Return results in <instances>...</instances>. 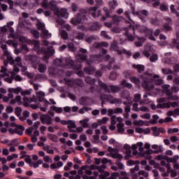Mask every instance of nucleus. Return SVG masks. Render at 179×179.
<instances>
[{"label":"nucleus","instance_id":"nucleus-38","mask_svg":"<svg viewBox=\"0 0 179 179\" xmlns=\"http://www.w3.org/2000/svg\"><path fill=\"white\" fill-rule=\"evenodd\" d=\"M96 40V38L93 36H88L85 38V41L88 43V44H90L91 43H93Z\"/></svg>","mask_w":179,"mask_h":179},{"label":"nucleus","instance_id":"nucleus-39","mask_svg":"<svg viewBox=\"0 0 179 179\" xmlns=\"http://www.w3.org/2000/svg\"><path fill=\"white\" fill-rule=\"evenodd\" d=\"M72 166H73V163H72L71 162H68L67 165H66L64 168L65 171H69V170H71V167H72Z\"/></svg>","mask_w":179,"mask_h":179},{"label":"nucleus","instance_id":"nucleus-35","mask_svg":"<svg viewBox=\"0 0 179 179\" xmlns=\"http://www.w3.org/2000/svg\"><path fill=\"white\" fill-rule=\"evenodd\" d=\"M22 111L23 110H22V108L16 107L15 109V114L17 115V117H20V115H22Z\"/></svg>","mask_w":179,"mask_h":179},{"label":"nucleus","instance_id":"nucleus-56","mask_svg":"<svg viewBox=\"0 0 179 179\" xmlns=\"http://www.w3.org/2000/svg\"><path fill=\"white\" fill-rule=\"evenodd\" d=\"M112 20L113 22H114V23H119L120 22V17H118V15H115L112 17Z\"/></svg>","mask_w":179,"mask_h":179},{"label":"nucleus","instance_id":"nucleus-17","mask_svg":"<svg viewBox=\"0 0 179 179\" xmlns=\"http://www.w3.org/2000/svg\"><path fill=\"white\" fill-rule=\"evenodd\" d=\"M80 23H82V17L80 15L76 16L71 20V24H74L76 26V24H80Z\"/></svg>","mask_w":179,"mask_h":179},{"label":"nucleus","instance_id":"nucleus-50","mask_svg":"<svg viewBox=\"0 0 179 179\" xmlns=\"http://www.w3.org/2000/svg\"><path fill=\"white\" fill-rule=\"evenodd\" d=\"M108 176H110V172L105 171V172H103V174L99 175V178L106 179V177H108Z\"/></svg>","mask_w":179,"mask_h":179},{"label":"nucleus","instance_id":"nucleus-37","mask_svg":"<svg viewBox=\"0 0 179 179\" xmlns=\"http://www.w3.org/2000/svg\"><path fill=\"white\" fill-rule=\"evenodd\" d=\"M151 24H153L154 26H159V21L157 18H151L150 20Z\"/></svg>","mask_w":179,"mask_h":179},{"label":"nucleus","instance_id":"nucleus-45","mask_svg":"<svg viewBox=\"0 0 179 179\" xmlns=\"http://www.w3.org/2000/svg\"><path fill=\"white\" fill-rule=\"evenodd\" d=\"M171 13H173L174 15H176V16L178 17L179 16V13L178 11L176 10V8H174V5H171Z\"/></svg>","mask_w":179,"mask_h":179},{"label":"nucleus","instance_id":"nucleus-63","mask_svg":"<svg viewBox=\"0 0 179 179\" xmlns=\"http://www.w3.org/2000/svg\"><path fill=\"white\" fill-rule=\"evenodd\" d=\"M118 176H120V173L118 172H115L111 174L110 179H117L118 178Z\"/></svg>","mask_w":179,"mask_h":179},{"label":"nucleus","instance_id":"nucleus-9","mask_svg":"<svg viewBox=\"0 0 179 179\" xmlns=\"http://www.w3.org/2000/svg\"><path fill=\"white\" fill-rule=\"evenodd\" d=\"M151 131L155 136H159L160 134H166V129L164 128L152 127Z\"/></svg>","mask_w":179,"mask_h":179},{"label":"nucleus","instance_id":"nucleus-18","mask_svg":"<svg viewBox=\"0 0 179 179\" xmlns=\"http://www.w3.org/2000/svg\"><path fill=\"white\" fill-rule=\"evenodd\" d=\"M100 27H101V24L100 23L95 22H93L90 27V30L92 31H96L100 30Z\"/></svg>","mask_w":179,"mask_h":179},{"label":"nucleus","instance_id":"nucleus-60","mask_svg":"<svg viewBox=\"0 0 179 179\" xmlns=\"http://www.w3.org/2000/svg\"><path fill=\"white\" fill-rule=\"evenodd\" d=\"M178 132V128L169 129L168 130V134H177Z\"/></svg>","mask_w":179,"mask_h":179},{"label":"nucleus","instance_id":"nucleus-15","mask_svg":"<svg viewBox=\"0 0 179 179\" xmlns=\"http://www.w3.org/2000/svg\"><path fill=\"white\" fill-rule=\"evenodd\" d=\"M138 15L139 16L140 19L142 22H145V17L143 16H149V11L146 10H142L137 13Z\"/></svg>","mask_w":179,"mask_h":179},{"label":"nucleus","instance_id":"nucleus-36","mask_svg":"<svg viewBox=\"0 0 179 179\" xmlns=\"http://www.w3.org/2000/svg\"><path fill=\"white\" fill-rule=\"evenodd\" d=\"M31 33L33 34L34 38H38V37H40V33L36 29H32Z\"/></svg>","mask_w":179,"mask_h":179},{"label":"nucleus","instance_id":"nucleus-30","mask_svg":"<svg viewBox=\"0 0 179 179\" xmlns=\"http://www.w3.org/2000/svg\"><path fill=\"white\" fill-rule=\"evenodd\" d=\"M133 68H134L135 69H137L138 72H143V71H145V66L141 64H138V65L134 64Z\"/></svg>","mask_w":179,"mask_h":179},{"label":"nucleus","instance_id":"nucleus-24","mask_svg":"<svg viewBox=\"0 0 179 179\" xmlns=\"http://www.w3.org/2000/svg\"><path fill=\"white\" fill-rule=\"evenodd\" d=\"M33 101L32 99H29L27 97H23L22 99V103L24 107H29V103H31Z\"/></svg>","mask_w":179,"mask_h":179},{"label":"nucleus","instance_id":"nucleus-51","mask_svg":"<svg viewBox=\"0 0 179 179\" xmlns=\"http://www.w3.org/2000/svg\"><path fill=\"white\" fill-rule=\"evenodd\" d=\"M61 37L64 40H66V38H68V32H66L65 30L62 31Z\"/></svg>","mask_w":179,"mask_h":179},{"label":"nucleus","instance_id":"nucleus-48","mask_svg":"<svg viewBox=\"0 0 179 179\" xmlns=\"http://www.w3.org/2000/svg\"><path fill=\"white\" fill-rule=\"evenodd\" d=\"M130 80L131 82H132V83H135V85H139V83H141V81L139 80V79L135 77H131L130 78Z\"/></svg>","mask_w":179,"mask_h":179},{"label":"nucleus","instance_id":"nucleus-22","mask_svg":"<svg viewBox=\"0 0 179 179\" xmlns=\"http://www.w3.org/2000/svg\"><path fill=\"white\" fill-rule=\"evenodd\" d=\"M59 15L64 19H68L69 14H68V11L66 8H62L59 11Z\"/></svg>","mask_w":179,"mask_h":179},{"label":"nucleus","instance_id":"nucleus-54","mask_svg":"<svg viewBox=\"0 0 179 179\" xmlns=\"http://www.w3.org/2000/svg\"><path fill=\"white\" fill-rule=\"evenodd\" d=\"M134 124L142 127V126L145 125V122H143V120H136V121H134Z\"/></svg>","mask_w":179,"mask_h":179},{"label":"nucleus","instance_id":"nucleus-4","mask_svg":"<svg viewBox=\"0 0 179 179\" xmlns=\"http://www.w3.org/2000/svg\"><path fill=\"white\" fill-rule=\"evenodd\" d=\"M18 40L20 43H22L24 45H26V44H30L31 45H40V41L36 40H30L27 37L25 36H20L18 37Z\"/></svg>","mask_w":179,"mask_h":179},{"label":"nucleus","instance_id":"nucleus-3","mask_svg":"<svg viewBox=\"0 0 179 179\" xmlns=\"http://www.w3.org/2000/svg\"><path fill=\"white\" fill-rule=\"evenodd\" d=\"M131 150H133V155L136 156L138 151L139 153H143L145 152V147L143 148V142H138L136 144L131 145Z\"/></svg>","mask_w":179,"mask_h":179},{"label":"nucleus","instance_id":"nucleus-26","mask_svg":"<svg viewBox=\"0 0 179 179\" xmlns=\"http://www.w3.org/2000/svg\"><path fill=\"white\" fill-rule=\"evenodd\" d=\"M48 138L52 142H58V136L52 134H48Z\"/></svg>","mask_w":179,"mask_h":179},{"label":"nucleus","instance_id":"nucleus-20","mask_svg":"<svg viewBox=\"0 0 179 179\" xmlns=\"http://www.w3.org/2000/svg\"><path fill=\"white\" fill-rule=\"evenodd\" d=\"M110 157H112L113 159H118V160H121L123 159V156L122 155L118 153V152H117V150L114 152H112L110 154Z\"/></svg>","mask_w":179,"mask_h":179},{"label":"nucleus","instance_id":"nucleus-16","mask_svg":"<svg viewBox=\"0 0 179 179\" xmlns=\"http://www.w3.org/2000/svg\"><path fill=\"white\" fill-rule=\"evenodd\" d=\"M143 31L144 33H145V34H150V40H152V41H156V38L153 36V29L149 28H144Z\"/></svg>","mask_w":179,"mask_h":179},{"label":"nucleus","instance_id":"nucleus-12","mask_svg":"<svg viewBox=\"0 0 179 179\" xmlns=\"http://www.w3.org/2000/svg\"><path fill=\"white\" fill-rule=\"evenodd\" d=\"M16 103L18 104V106H22L23 103L22 101V96H20V95H17L14 99H11L10 101V104L15 105Z\"/></svg>","mask_w":179,"mask_h":179},{"label":"nucleus","instance_id":"nucleus-28","mask_svg":"<svg viewBox=\"0 0 179 179\" xmlns=\"http://www.w3.org/2000/svg\"><path fill=\"white\" fill-rule=\"evenodd\" d=\"M108 5L110 9H115V8L118 6V3L117 2V0H113L109 1Z\"/></svg>","mask_w":179,"mask_h":179},{"label":"nucleus","instance_id":"nucleus-49","mask_svg":"<svg viewBox=\"0 0 179 179\" xmlns=\"http://www.w3.org/2000/svg\"><path fill=\"white\" fill-rule=\"evenodd\" d=\"M43 159L45 163H52V159H51V157H50L48 155H46Z\"/></svg>","mask_w":179,"mask_h":179},{"label":"nucleus","instance_id":"nucleus-14","mask_svg":"<svg viewBox=\"0 0 179 179\" xmlns=\"http://www.w3.org/2000/svg\"><path fill=\"white\" fill-rule=\"evenodd\" d=\"M8 31L10 33L9 37L10 38H13V40H18L19 39V34L15 33V29L13 27L8 28Z\"/></svg>","mask_w":179,"mask_h":179},{"label":"nucleus","instance_id":"nucleus-44","mask_svg":"<svg viewBox=\"0 0 179 179\" xmlns=\"http://www.w3.org/2000/svg\"><path fill=\"white\" fill-rule=\"evenodd\" d=\"M160 10H162V12H167V10H169V6L166 4H161Z\"/></svg>","mask_w":179,"mask_h":179},{"label":"nucleus","instance_id":"nucleus-64","mask_svg":"<svg viewBox=\"0 0 179 179\" xmlns=\"http://www.w3.org/2000/svg\"><path fill=\"white\" fill-rule=\"evenodd\" d=\"M45 65L43 64H40L39 65V68H38V71L39 72H45Z\"/></svg>","mask_w":179,"mask_h":179},{"label":"nucleus","instance_id":"nucleus-58","mask_svg":"<svg viewBox=\"0 0 179 179\" xmlns=\"http://www.w3.org/2000/svg\"><path fill=\"white\" fill-rule=\"evenodd\" d=\"M92 174L94 176H91L88 178L89 179H97V177H99V172L94 171Z\"/></svg>","mask_w":179,"mask_h":179},{"label":"nucleus","instance_id":"nucleus-41","mask_svg":"<svg viewBox=\"0 0 179 179\" xmlns=\"http://www.w3.org/2000/svg\"><path fill=\"white\" fill-rule=\"evenodd\" d=\"M72 166H73V163H72L71 162H68L67 165H66L64 168L65 171H69V170H71V167H72Z\"/></svg>","mask_w":179,"mask_h":179},{"label":"nucleus","instance_id":"nucleus-57","mask_svg":"<svg viewBox=\"0 0 179 179\" xmlns=\"http://www.w3.org/2000/svg\"><path fill=\"white\" fill-rule=\"evenodd\" d=\"M57 23L58 24H59L60 26H62V24H65V20H62V18H61L60 17H59L57 18V20H56Z\"/></svg>","mask_w":179,"mask_h":179},{"label":"nucleus","instance_id":"nucleus-11","mask_svg":"<svg viewBox=\"0 0 179 179\" xmlns=\"http://www.w3.org/2000/svg\"><path fill=\"white\" fill-rule=\"evenodd\" d=\"M123 149L126 153V156L124 157V158L129 159V157H131L132 152L131 151V145H129V144H124L123 146Z\"/></svg>","mask_w":179,"mask_h":179},{"label":"nucleus","instance_id":"nucleus-13","mask_svg":"<svg viewBox=\"0 0 179 179\" xmlns=\"http://www.w3.org/2000/svg\"><path fill=\"white\" fill-rule=\"evenodd\" d=\"M67 128L69 129L70 132H76V124L75 121L69 120Z\"/></svg>","mask_w":179,"mask_h":179},{"label":"nucleus","instance_id":"nucleus-43","mask_svg":"<svg viewBox=\"0 0 179 179\" xmlns=\"http://www.w3.org/2000/svg\"><path fill=\"white\" fill-rule=\"evenodd\" d=\"M31 94V90L21 91V96H30Z\"/></svg>","mask_w":179,"mask_h":179},{"label":"nucleus","instance_id":"nucleus-32","mask_svg":"<svg viewBox=\"0 0 179 179\" xmlns=\"http://www.w3.org/2000/svg\"><path fill=\"white\" fill-rule=\"evenodd\" d=\"M106 169H107V166L101 165L96 166L95 170L99 171V173H104V170H106Z\"/></svg>","mask_w":179,"mask_h":179},{"label":"nucleus","instance_id":"nucleus-31","mask_svg":"<svg viewBox=\"0 0 179 179\" xmlns=\"http://www.w3.org/2000/svg\"><path fill=\"white\" fill-rule=\"evenodd\" d=\"M42 36L43 38H50L51 37V34L48 32V30L43 29L42 31Z\"/></svg>","mask_w":179,"mask_h":179},{"label":"nucleus","instance_id":"nucleus-1","mask_svg":"<svg viewBox=\"0 0 179 179\" xmlns=\"http://www.w3.org/2000/svg\"><path fill=\"white\" fill-rule=\"evenodd\" d=\"M96 170V165H85L80 168L78 173L80 176H92Z\"/></svg>","mask_w":179,"mask_h":179},{"label":"nucleus","instance_id":"nucleus-8","mask_svg":"<svg viewBox=\"0 0 179 179\" xmlns=\"http://www.w3.org/2000/svg\"><path fill=\"white\" fill-rule=\"evenodd\" d=\"M97 9H98L97 6L90 7L89 8L90 14L92 15V16L94 17H99V16L101 15V10L97 11Z\"/></svg>","mask_w":179,"mask_h":179},{"label":"nucleus","instance_id":"nucleus-55","mask_svg":"<svg viewBox=\"0 0 179 179\" xmlns=\"http://www.w3.org/2000/svg\"><path fill=\"white\" fill-rule=\"evenodd\" d=\"M42 103L43 104V106L45 107H43L44 108H47V107H48L50 106V102L48 101V100L45 99H43L42 100Z\"/></svg>","mask_w":179,"mask_h":179},{"label":"nucleus","instance_id":"nucleus-40","mask_svg":"<svg viewBox=\"0 0 179 179\" xmlns=\"http://www.w3.org/2000/svg\"><path fill=\"white\" fill-rule=\"evenodd\" d=\"M72 166H73V163H72L71 162H68L67 165H66L64 168L65 171H69V170H71V167H72Z\"/></svg>","mask_w":179,"mask_h":179},{"label":"nucleus","instance_id":"nucleus-10","mask_svg":"<svg viewBox=\"0 0 179 179\" xmlns=\"http://www.w3.org/2000/svg\"><path fill=\"white\" fill-rule=\"evenodd\" d=\"M12 127H15V134H17V135H20V136L23 135V131H24V127L23 126L13 123Z\"/></svg>","mask_w":179,"mask_h":179},{"label":"nucleus","instance_id":"nucleus-27","mask_svg":"<svg viewBox=\"0 0 179 179\" xmlns=\"http://www.w3.org/2000/svg\"><path fill=\"white\" fill-rule=\"evenodd\" d=\"M19 155H17V154L13 153L10 155H7L6 159L7 160V162H12V160H13L14 159H17Z\"/></svg>","mask_w":179,"mask_h":179},{"label":"nucleus","instance_id":"nucleus-34","mask_svg":"<svg viewBox=\"0 0 179 179\" xmlns=\"http://www.w3.org/2000/svg\"><path fill=\"white\" fill-rule=\"evenodd\" d=\"M108 120H110L108 117H103L102 119L98 120V124H99V125L107 124V122H108Z\"/></svg>","mask_w":179,"mask_h":179},{"label":"nucleus","instance_id":"nucleus-62","mask_svg":"<svg viewBox=\"0 0 179 179\" xmlns=\"http://www.w3.org/2000/svg\"><path fill=\"white\" fill-rule=\"evenodd\" d=\"M121 176L119 179H128V174L126 172H122Z\"/></svg>","mask_w":179,"mask_h":179},{"label":"nucleus","instance_id":"nucleus-47","mask_svg":"<svg viewBox=\"0 0 179 179\" xmlns=\"http://www.w3.org/2000/svg\"><path fill=\"white\" fill-rule=\"evenodd\" d=\"M176 37L177 38H173V45H179V34L178 32L176 34Z\"/></svg>","mask_w":179,"mask_h":179},{"label":"nucleus","instance_id":"nucleus-25","mask_svg":"<svg viewBox=\"0 0 179 179\" xmlns=\"http://www.w3.org/2000/svg\"><path fill=\"white\" fill-rule=\"evenodd\" d=\"M89 118L84 119L83 120H80L79 123L80 124L83 128H87L89 127Z\"/></svg>","mask_w":179,"mask_h":179},{"label":"nucleus","instance_id":"nucleus-2","mask_svg":"<svg viewBox=\"0 0 179 179\" xmlns=\"http://www.w3.org/2000/svg\"><path fill=\"white\" fill-rule=\"evenodd\" d=\"M145 149H148V152L150 155H152L153 153L157 154V153H162L163 152V146L159 145L157 144H153L151 145L152 149L154 150V151L150 149V143H145L144 145Z\"/></svg>","mask_w":179,"mask_h":179},{"label":"nucleus","instance_id":"nucleus-5","mask_svg":"<svg viewBox=\"0 0 179 179\" xmlns=\"http://www.w3.org/2000/svg\"><path fill=\"white\" fill-rule=\"evenodd\" d=\"M1 49L3 51L4 55H6L8 61L9 62H20L22 61V59L20 57H17L15 60H13V57L12 55H10V53L8 51V48H6V45H2Z\"/></svg>","mask_w":179,"mask_h":179},{"label":"nucleus","instance_id":"nucleus-33","mask_svg":"<svg viewBox=\"0 0 179 179\" xmlns=\"http://www.w3.org/2000/svg\"><path fill=\"white\" fill-rule=\"evenodd\" d=\"M124 123H119L117 124V131L119 132V134H123L124 129Z\"/></svg>","mask_w":179,"mask_h":179},{"label":"nucleus","instance_id":"nucleus-6","mask_svg":"<svg viewBox=\"0 0 179 179\" xmlns=\"http://www.w3.org/2000/svg\"><path fill=\"white\" fill-rule=\"evenodd\" d=\"M48 7L50 8V10H53L55 12V15L56 16H59V8L58 6H57V4L54 1H50L49 2Z\"/></svg>","mask_w":179,"mask_h":179},{"label":"nucleus","instance_id":"nucleus-29","mask_svg":"<svg viewBox=\"0 0 179 179\" xmlns=\"http://www.w3.org/2000/svg\"><path fill=\"white\" fill-rule=\"evenodd\" d=\"M138 41L135 42V45H142L145 41H146V38L145 37H138Z\"/></svg>","mask_w":179,"mask_h":179},{"label":"nucleus","instance_id":"nucleus-53","mask_svg":"<svg viewBox=\"0 0 179 179\" xmlns=\"http://www.w3.org/2000/svg\"><path fill=\"white\" fill-rule=\"evenodd\" d=\"M101 37H103L104 38H106L107 40H110V36H108V34H107V32L106 31H101Z\"/></svg>","mask_w":179,"mask_h":179},{"label":"nucleus","instance_id":"nucleus-19","mask_svg":"<svg viewBox=\"0 0 179 179\" xmlns=\"http://www.w3.org/2000/svg\"><path fill=\"white\" fill-rule=\"evenodd\" d=\"M8 93H14V94H19V93H22V88L20 87H17L16 88H8Z\"/></svg>","mask_w":179,"mask_h":179},{"label":"nucleus","instance_id":"nucleus-42","mask_svg":"<svg viewBox=\"0 0 179 179\" xmlns=\"http://www.w3.org/2000/svg\"><path fill=\"white\" fill-rule=\"evenodd\" d=\"M52 110L53 111H55V113H57V114H61V113H62L63 111L62 108H58L57 106H53L52 108Z\"/></svg>","mask_w":179,"mask_h":179},{"label":"nucleus","instance_id":"nucleus-52","mask_svg":"<svg viewBox=\"0 0 179 179\" xmlns=\"http://www.w3.org/2000/svg\"><path fill=\"white\" fill-rule=\"evenodd\" d=\"M9 152H10L9 149H8L6 148H3L1 150L3 156H8Z\"/></svg>","mask_w":179,"mask_h":179},{"label":"nucleus","instance_id":"nucleus-46","mask_svg":"<svg viewBox=\"0 0 179 179\" xmlns=\"http://www.w3.org/2000/svg\"><path fill=\"white\" fill-rule=\"evenodd\" d=\"M171 24L169 23H165L163 25V28L166 31H171V26H170Z\"/></svg>","mask_w":179,"mask_h":179},{"label":"nucleus","instance_id":"nucleus-7","mask_svg":"<svg viewBox=\"0 0 179 179\" xmlns=\"http://www.w3.org/2000/svg\"><path fill=\"white\" fill-rule=\"evenodd\" d=\"M42 124H47L48 125H52V117L48 115H44L41 117Z\"/></svg>","mask_w":179,"mask_h":179},{"label":"nucleus","instance_id":"nucleus-23","mask_svg":"<svg viewBox=\"0 0 179 179\" xmlns=\"http://www.w3.org/2000/svg\"><path fill=\"white\" fill-rule=\"evenodd\" d=\"M43 150L48 155H54V150L51 149V146L50 145L43 146Z\"/></svg>","mask_w":179,"mask_h":179},{"label":"nucleus","instance_id":"nucleus-59","mask_svg":"<svg viewBox=\"0 0 179 179\" xmlns=\"http://www.w3.org/2000/svg\"><path fill=\"white\" fill-rule=\"evenodd\" d=\"M6 113H8V114H10V113H13V111H14L13 107L7 106L6 108Z\"/></svg>","mask_w":179,"mask_h":179},{"label":"nucleus","instance_id":"nucleus-61","mask_svg":"<svg viewBox=\"0 0 179 179\" xmlns=\"http://www.w3.org/2000/svg\"><path fill=\"white\" fill-rule=\"evenodd\" d=\"M1 170L3 171V173L8 171H9V166L3 164V166H1Z\"/></svg>","mask_w":179,"mask_h":179},{"label":"nucleus","instance_id":"nucleus-21","mask_svg":"<svg viewBox=\"0 0 179 179\" xmlns=\"http://www.w3.org/2000/svg\"><path fill=\"white\" fill-rule=\"evenodd\" d=\"M29 106L31 107V108H33V110H37V108H40L41 111H43V113H45V111H47V108L42 107L41 104H31Z\"/></svg>","mask_w":179,"mask_h":179}]
</instances>
